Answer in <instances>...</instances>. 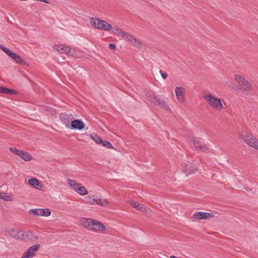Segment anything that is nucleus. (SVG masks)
<instances>
[{
  "mask_svg": "<svg viewBox=\"0 0 258 258\" xmlns=\"http://www.w3.org/2000/svg\"><path fill=\"white\" fill-rule=\"evenodd\" d=\"M203 97L206 100L209 105L215 110L220 111L225 108V102L210 92L205 93L203 95Z\"/></svg>",
  "mask_w": 258,
  "mask_h": 258,
  "instance_id": "f257e3e1",
  "label": "nucleus"
},
{
  "mask_svg": "<svg viewBox=\"0 0 258 258\" xmlns=\"http://www.w3.org/2000/svg\"><path fill=\"white\" fill-rule=\"evenodd\" d=\"M90 22L92 26L100 30L110 31L113 30L112 26L107 22L98 18H91Z\"/></svg>",
  "mask_w": 258,
  "mask_h": 258,
  "instance_id": "f03ea898",
  "label": "nucleus"
},
{
  "mask_svg": "<svg viewBox=\"0 0 258 258\" xmlns=\"http://www.w3.org/2000/svg\"><path fill=\"white\" fill-rule=\"evenodd\" d=\"M241 139L249 146L258 150V140L250 133L241 135Z\"/></svg>",
  "mask_w": 258,
  "mask_h": 258,
  "instance_id": "7ed1b4c3",
  "label": "nucleus"
},
{
  "mask_svg": "<svg viewBox=\"0 0 258 258\" xmlns=\"http://www.w3.org/2000/svg\"><path fill=\"white\" fill-rule=\"evenodd\" d=\"M234 80L238 85V89L246 91L251 89L252 86L242 76L236 74L234 76Z\"/></svg>",
  "mask_w": 258,
  "mask_h": 258,
  "instance_id": "20e7f679",
  "label": "nucleus"
},
{
  "mask_svg": "<svg viewBox=\"0 0 258 258\" xmlns=\"http://www.w3.org/2000/svg\"><path fill=\"white\" fill-rule=\"evenodd\" d=\"M150 100L155 104H158L162 109L168 111H171L170 108L167 101L163 98L154 95L150 98Z\"/></svg>",
  "mask_w": 258,
  "mask_h": 258,
  "instance_id": "39448f33",
  "label": "nucleus"
},
{
  "mask_svg": "<svg viewBox=\"0 0 258 258\" xmlns=\"http://www.w3.org/2000/svg\"><path fill=\"white\" fill-rule=\"evenodd\" d=\"M59 118L60 122L64 124L67 128H70L71 123L74 118L73 114L61 113L59 114Z\"/></svg>",
  "mask_w": 258,
  "mask_h": 258,
  "instance_id": "423d86ee",
  "label": "nucleus"
},
{
  "mask_svg": "<svg viewBox=\"0 0 258 258\" xmlns=\"http://www.w3.org/2000/svg\"><path fill=\"white\" fill-rule=\"evenodd\" d=\"M39 248V244H34L29 247L21 258H32Z\"/></svg>",
  "mask_w": 258,
  "mask_h": 258,
  "instance_id": "0eeeda50",
  "label": "nucleus"
},
{
  "mask_svg": "<svg viewBox=\"0 0 258 258\" xmlns=\"http://www.w3.org/2000/svg\"><path fill=\"white\" fill-rule=\"evenodd\" d=\"M80 226H104V225L95 220L90 218H83L80 220Z\"/></svg>",
  "mask_w": 258,
  "mask_h": 258,
  "instance_id": "6e6552de",
  "label": "nucleus"
},
{
  "mask_svg": "<svg viewBox=\"0 0 258 258\" xmlns=\"http://www.w3.org/2000/svg\"><path fill=\"white\" fill-rule=\"evenodd\" d=\"M176 97L180 103H183L185 100V89L182 87H176L174 89Z\"/></svg>",
  "mask_w": 258,
  "mask_h": 258,
  "instance_id": "1a4fd4ad",
  "label": "nucleus"
},
{
  "mask_svg": "<svg viewBox=\"0 0 258 258\" xmlns=\"http://www.w3.org/2000/svg\"><path fill=\"white\" fill-rule=\"evenodd\" d=\"M183 172L188 176L191 174L195 173L198 170L197 166L192 165L190 163H184L182 165Z\"/></svg>",
  "mask_w": 258,
  "mask_h": 258,
  "instance_id": "9d476101",
  "label": "nucleus"
},
{
  "mask_svg": "<svg viewBox=\"0 0 258 258\" xmlns=\"http://www.w3.org/2000/svg\"><path fill=\"white\" fill-rule=\"evenodd\" d=\"M122 37L124 38V40L130 42L133 46L138 48L141 47V44L140 41L132 35H130L129 33L124 32Z\"/></svg>",
  "mask_w": 258,
  "mask_h": 258,
  "instance_id": "9b49d317",
  "label": "nucleus"
},
{
  "mask_svg": "<svg viewBox=\"0 0 258 258\" xmlns=\"http://www.w3.org/2000/svg\"><path fill=\"white\" fill-rule=\"evenodd\" d=\"M214 216V214L212 213L204 212H197L193 215V218L196 220L210 219Z\"/></svg>",
  "mask_w": 258,
  "mask_h": 258,
  "instance_id": "f8f14e48",
  "label": "nucleus"
},
{
  "mask_svg": "<svg viewBox=\"0 0 258 258\" xmlns=\"http://www.w3.org/2000/svg\"><path fill=\"white\" fill-rule=\"evenodd\" d=\"M85 128V124L84 122L79 119L73 120L71 123L70 129L82 130Z\"/></svg>",
  "mask_w": 258,
  "mask_h": 258,
  "instance_id": "ddd939ff",
  "label": "nucleus"
},
{
  "mask_svg": "<svg viewBox=\"0 0 258 258\" xmlns=\"http://www.w3.org/2000/svg\"><path fill=\"white\" fill-rule=\"evenodd\" d=\"M23 232L22 230L17 228H12L9 230L10 235L16 239H20L23 235Z\"/></svg>",
  "mask_w": 258,
  "mask_h": 258,
  "instance_id": "4468645a",
  "label": "nucleus"
},
{
  "mask_svg": "<svg viewBox=\"0 0 258 258\" xmlns=\"http://www.w3.org/2000/svg\"><path fill=\"white\" fill-rule=\"evenodd\" d=\"M194 145L197 150L206 151L208 148L206 145L203 144L201 139L194 138L192 140Z\"/></svg>",
  "mask_w": 258,
  "mask_h": 258,
  "instance_id": "2eb2a0df",
  "label": "nucleus"
},
{
  "mask_svg": "<svg viewBox=\"0 0 258 258\" xmlns=\"http://www.w3.org/2000/svg\"><path fill=\"white\" fill-rule=\"evenodd\" d=\"M55 50L61 54H69L71 51L69 47L64 45H58L56 46Z\"/></svg>",
  "mask_w": 258,
  "mask_h": 258,
  "instance_id": "dca6fc26",
  "label": "nucleus"
},
{
  "mask_svg": "<svg viewBox=\"0 0 258 258\" xmlns=\"http://www.w3.org/2000/svg\"><path fill=\"white\" fill-rule=\"evenodd\" d=\"M36 237L31 232L27 231V232H23V235L22 236V238L21 239L24 240L26 241H33L35 239Z\"/></svg>",
  "mask_w": 258,
  "mask_h": 258,
  "instance_id": "f3484780",
  "label": "nucleus"
},
{
  "mask_svg": "<svg viewBox=\"0 0 258 258\" xmlns=\"http://www.w3.org/2000/svg\"><path fill=\"white\" fill-rule=\"evenodd\" d=\"M88 230L98 233H102L106 229V227H85Z\"/></svg>",
  "mask_w": 258,
  "mask_h": 258,
  "instance_id": "a211bd4d",
  "label": "nucleus"
},
{
  "mask_svg": "<svg viewBox=\"0 0 258 258\" xmlns=\"http://www.w3.org/2000/svg\"><path fill=\"white\" fill-rule=\"evenodd\" d=\"M28 183L32 186L37 189H40L42 187V185L39 182L38 180L35 178H31L29 179L28 180Z\"/></svg>",
  "mask_w": 258,
  "mask_h": 258,
  "instance_id": "6ab92c4d",
  "label": "nucleus"
},
{
  "mask_svg": "<svg viewBox=\"0 0 258 258\" xmlns=\"http://www.w3.org/2000/svg\"><path fill=\"white\" fill-rule=\"evenodd\" d=\"M131 205L133 207L140 212H144L145 211V207H144L143 204H141L137 202H132Z\"/></svg>",
  "mask_w": 258,
  "mask_h": 258,
  "instance_id": "aec40b11",
  "label": "nucleus"
},
{
  "mask_svg": "<svg viewBox=\"0 0 258 258\" xmlns=\"http://www.w3.org/2000/svg\"><path fill=\"white\" fill-rule=\"evenodd\" d=\"M0 93L6 94H13L16 95L18 92L13 89H9L8 88L0 87Z\"/></svg>",
  "mask_w": 258,
  "mask_h": 258,
  "instance_id": "412c9836",
  "label": "nucleus"
},
{
  "mask_svg": "<svg viewBox=\"0 0 258 258\" xmlns=\"http://www.w3.org/2000/svg\"><path fill=\"white\" fill-rule=\"evenodd\" d=\"M19 157L25 161H30L32 160V157L29 153L23 151L21 152Z\"/></svg>",
  "mask_w": 258,
  "mask_h": 258,
  "instance_id": "4be33fe9",
  "label": "nucleus"
},
{
  "mask_svg": "<svg viewBox=\"0 0 258 258\" xmlns=\"http://www.w3.org/2000/svg\"><path fill=\"white\" fill-rule=\"evenodd\" d=\"M13 54L14 55H11L10 57L13 58L15 61H16L18 63H25L24 60L20 55H19L14 52H13Z\"/></svg>",
  "mask_w": 258,
  "mask_h": 258,
  "instance_id": "5701e85b",
  "label": "nucleus"
},
{
  "mask_svg": "<svg viewBox=\"0 0 258 258\" xmlns=\"http://www.w3.org/2000/svg\"><path fill=\"white\" fill-rule=\"evenodd\" d=\"M76 191L81 195L84 196L88 194V191L86 188L84 186H79L78 187H76Z\"/></svg>",
  "mask_w": 258,
  "mask_h": 258,
  "instance_id": "b1692460",
  "label": "nucleus"
},
{
  "mask_svg": "<svg viewBox=\"0 0 258 258\" xmlns=\"http://www.w3.org/2000/svg\"><path fill=\"white\" fill-rule=\"evenodd\" d=\"M108 202L106 200L96 198L95 204L101 206H106L108 205Z\"/></svg>",
  "mask_w": 258,
  "mask_h": 258,
  "instance_id": "393cba45",
  "label": "nucleus"
},
{
  "mask_svg": "<svg viewBox=\"0 0 258 258\" xmlns=\"http://www.w3.org/2000/svg\"><path fill=\"white\" fill-rule=\"evenodd\" d=\"M68 181L70 185L73 188L74 190H76V187H78L79 186L81 185V184L77 182L75 180H72L70 179H68Z\"/></svg>",
  "mask_w": 258,
  "mask_h": 258,
  "instance_id": "a878e982",
  "label": "nucleus"
},
{
  "mask_svg": "<svg viewBox=\"0 0 258 258\" xmlns=\"http://www.w3.org/2000/svg\"><path fill=\"white\" fill-rule=\"evenodd\" d=\"M0 198L4 200V201L8 202H10L13 200L11 196L3 192H1L0 193Z\"/></svg>",
  "mask_w": 258,
  "mask_h": 258,
  "instance_id": "bb28decb",
  "label": "nucleus"
},
{
  "mask_svg": "<svg viewBox=\"0 0 258 258\" xmlns=\"http://www.w3.org/2000/svg\"><path fill=\"white\" fill-rule=\"evenodd\" d=\"M91 138L95 141L97 144L101 145L102 142V139L101 137H99L97 134H93L91 135Z\"/></svg>",
  "mask_w": 258,
  "mask_h": 258,
  "instance_id": "cd10ccee",
  "label": "nucleus"
},
{
  "mask_svg": "<svg viewBox=\"0 0 258 258\" xmlns=\"http://www.w3.org/2000/svg\"><path fill=\"white\" fill-rule=\"evenodd\" d=\"M29 213L36 216H41V209H31Z\"/></svg>",
  "mask_w": 258,
  "mask_h": 258,
  "instance_id": "c85d7f7f",
  "label": "nucleus"
},
{
  "mask_svg": "<svg viewBox=\"0 0 258 258\" xmlns=\"http://www.w3.org/2000/svg\"><path fill=\"white\" fill-rule=\"evenodd\" d=\"M0 48L2 49L10 57L13 55V52L10 50L9 48L4 46L3 45L0 44Z\"/></svg>",
  "mask_w": 258,
  "mask_h": 258,
  "instance_id": "c756f323",
  "label": "nucleus"
},
{
  "mask_svg": "<svg viewBox=\"0 0 258 258\" xmlns=\"http://www.w3.org/2000/svg\"><path fill=\"white\" fill-rule=\"evenodd\" d=\"M101 145L104 147H106L108 149H113V146H112L111 144L108 142V141H103L102 140V143H101Z\"/></svg>",
  "mask_w": 258,
  "mask_h": 258,
  "instance_id": "7c9ffc66",
  "label": "nucleus"
},
{
  "mask_svg": "<svg viewBox=\"0 0 258 258\" xmlns=\"http://www.w3.org/2000/svg\"><path fill=\"white\" fill-rule=\"evenodd\" d=\"M10 151H11V153L18 156L19 157H20L21 152L22 151L21 150H19L16 148L14 147L10 148Z\"/></svg>",
  "mask_w": 258,
  "mask_h": 258,
  "instance_id": "2f4dec72",
  "label": "nucleus"
},
{
  "mask_svg": "<svg viewBox=\"0 0 258 258\" xmlns=\"http://www.w3.org/2000/svg\"><path fill=\"white\" fill-rule=\"evenodd\" d=\"M51 214V211L48 209H41V216H49Z\"/></svg>",
  "mask_w": 258,
  "mask_h": 258,
  "instance_id": "473e14b6",
  "label": "nucleus"
},
{
  "mask_svg": "<svg viewBox=\"0 0 258 258\" xmlns=\"http://www.w3.org/2000/svg\"><path fill=\"white\" fill-rule=\"evenodd\" d=\"M87 203L92 205L95 204L96 198L94 197H89L87 198Z\"/></svg>",
  "mask_w": 258,
  "mask_h": 258,
  "instance_id": "72a5a7b5",
  "label": "nucleus"
},
{
  "mask_svg": "<svg viewBox=\"0 0 258 258\" xmlns=\"http://www.w3.org/2000/svg\"><path fill=\"white\" fill-rule=\"evenodd\" d=\"M44 109L48 112L49 113H50L51 114H55V111L54 109L52 108L49 107V106H45Z\"/></svg>",
  "mask_w": 258,
  "mask_h": 258,
  "instance_id": "f704fd0d",
  "label": "nucleus"
},
{
  "mask_svg": "<svg viewBox=\"0 0 258 258\" xmlns=\"http://www.w3.org/2000/svg\"><path fill=\"white\" fill-rule=\"evenodd\" d=\"M113 32L116 34H120L121 35V36H122L123 33L124 32L120 28L117 27L113 29Z\"/></svg>",
  "mask_w": 258,
  "mask_h": 258,
  "instance_id": "c9c22d12",
  "label": "nucleus"
},
{
  "mask_svg": "<svg viewBox=\"0 0 258 258\" xmlns=\"http://www.w3.org/2000/svg\"><path fill=\"white\" fill-rule=\"evenodd\" d=\"M159 73H160L162 78L164 80H165V79H166L167 78L168 75H167V74L166 72H164V71H163L162 70H160L159 71Z\"/></svg>",
  "mask_w": 258,
  "mask_h": 258,
  "instance_id": "e433bc0d",
  "label": "nucleus"
},
{
  "mask_svg": "<svg viewBox=\"0 0 258 258\" xmlns=\"http://www.w3.org/2000/svg\"><path fill=\"white\" fill-rule=\"evenodd\" d=\"M109 47L111 49H115L116 45L114 44L110 43L109 44Z\"/></svg>",
  "mask_w": 258,
  "mask_h": 258,
  "instance_id": "4c0bfd02",
  "label": "nucleus"
},
{
  "mask_svg": "<svg viewBox=\"0 0 258 258\" xmlns=\"http://www.w3.org/2000/svg\"><path fill=\"white\" fill-rule=\"evenodd\" d=\"M146 217L147 216V215L149 214L150 215V213H152V211L150 210H147L146 209Z\"/></svg>",
  "mask_w": 258,
  "mask_h": 258,
  "instance_id": "58836bf2",
  "label": "nucleus"
}]
</instances>
